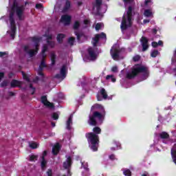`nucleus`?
Instances as JSON below:
<instances>
[{"label": "nucleus", "instance_id": "obj_14", "mask_svg": "<svg viewBox=\"0 0 176 176\" xmlns=\"http://www.w3.org/2000/svg\"><path fill=\"white\" fill-rule=\"evenodd\" d=\"M11 87H21L23 86V82L16 80H12L10 83Z\"/></svg>", "mask_w": 176, "mask_h": 176}, {"label": "nucleus", "instance_id": "obj_23", "mask_svg": "<svg viewBox=\"0 0 176 176\" xmlns=\"http://www.w3.org/2000/svg\"><path fill=\"white\" fill-rule=\"evenodd\" d=\"M106 80H108L109 82H113V83H115L116 82V78L113 75H107L106 76Z\"/></svg>", "mask_w": 176, "mask_h": 176}, {"label": "nucleus", "instance_id": "obj_20", "mask_svg": "<svg viewBox=\"0 0 176 176\" xmlns=\"http://www.w3.org/2000/svg\"><path fill=\"white\" fill-rule=\"evenodd\" d=\"M60 151V144L56 143L52 148V153L53 155H57Z\"/></svg>", "mask_w": 176, "mask_h": 176}, {"label": "nucleus", "instance_id": "obj_48", "mask_svg": "<svg viewBox=\"0 0 176 176\" xmlns=\"http://www.w3.org/2000/svg\"><path fill=\"white\" fill-rule=\"evenodd\" d=\"M140 60V56L136 55L133 57V61H138Z\"/></svg>", "mask_w": 176, "mask_h": 176}, {"label": "nucleus", "instance_id": "obj_26", "mask_svg": "<svg viewBox=\"0 0 176 176\" xmlns=\"http://www.w3.org/2000/svg\"><path fill=\"white\" fill-rule=\"evenodd\" d=\"M102 2V0H96L94 3V7L96 8L97 10H98V9H100V6H101Z\"/></svg>", "mask_w": 176, "mask_h": 176}, {"label": "nucleus", "instance_id": "obj_11", "mask_svg": "<svg viewBox=\"0 0 176 176\" xmlns=\"http://www.w3.org/2000/svg\"><path fill=\"white\" fill-rule=\"evenodd\" d=\"M41 102L45 105V107H47V108H50V109H54V104L53 103H50V102L47 101V98L46 96H42L41 97Z\"/></svg>", "mask_w": 176, "mask_h": 176}, {"label": "nucleus", "instance_id": "obj_4", "mask_svg": "<svg viewBox=\"0 0 176 176\" xmlns=\"http://www.w3.org/2000/svg\"><path fill=\"white\" fill-rule=\"evenodd\" d=\"M142 72L143 74L144 80L146 79L148 76H149V71L148 70V67L144 66L142 65H135L133 67L131 72L127 74V78L129 79H132L134 78L138 74Z\"/></svg>", "mask_w": 176, "mask_h": 176}, {"label": "nucleus", "instance_id": "obj_15", "mask_svg": "<svg viewBox=\"0 0 176 176\" xmlns=\"http://www.w3.org/2000/svg\"><path fill=\"white\" fill-rule=\"evenodd\" d=\"M89 54V60H96L97 58V54L94 52V50L93 48L88 49Z\"/></svg>", "mask_w": 176, "mask_h": 176}, {"label": "nucleus", "instance_id": "obj_62", "mask_svg": "<svg viewBox=\"0 0 176 176\" xmlns=\"http://www.w3.org/2000/svg\"><path fill=\"white\" fill-rule=\"evenodd\" d=\"M52 127H55V126H56V124H55V123L52 122Z\"/></svg>", "mask_w": 176, "mask_h": 176}, {"label": "nucleus", "instance_id": "obj_30", "mask_svg": "<svg viewBox=\"0 0 176 176\" xmlns=\"http://www.w3.org/2000/svg\"><path fill=\"white\" fill-rule=\"evenodd\" d=\"M152 46H153V47H157L158 46H163V41H160L158 43L153 42Z\"/></svg>", "mask_w": 176, "mask_h": 176}, {"label": "nucleus", "instance_id": "obj_21", "mask_svg": "<svg viewBox=\"0 0 176 176\" xmlns=\"http://www.w3.org/2000/svg\"><path fill=\"white\" fill-rule=\"evenodd\" d=\"M72 118L73 116H70L66 122V127L67 130H71V126H72Z\"/></svg>", "mask_w": 176, "mask_h": 176}, {"label": "nucleus", "instance_id": "obj_33", "mask_svg": "<svg viewBox=\"0 0 176 176\" xmlns=\"http://www.w3.org/2000/svg\"><path fill=\"white\" fill-rule=\"evenodd\" d=\"M71 8V2L69 1H66L65 8H63V12H67Z\"/></svg>", "mask_w": 176, "mask_h": 176}, {"label": "nucleus", "instance_id": "obj_2", "mask_svg": "<svg viewBox=\"0 0 176 176\" xmlns=\"http://www.w3.org/2000/svg\"><path fill=\"white\" fill-rule=\"evenodd\" d=\"M122 1L124 2L125 8H128L127 10L124 14L120 25L122 31H124V30H127V28L131 27V11L133 10V6H134V1L133 0Z\"/></svg>", "mask_w": 176, "mask_h": 176}, {"label": "nucleus", "instance_id": "obj_51", "mask_svg": "<svg viewBox=\"0 0 176 176\" xmlns=\"http://www.w3.org/2000/svg\"><path fill=\"white\" fill-rule=\"evenodd\" d=\"M90 23V21L86 19L84 21V24H85L86 25H89Z\"/></svg>", "mask_w": 176, "mask_h": 176}, {"label": "nucleus", "instance_id": "obj_37", "mask_svg": "<svg viewBox=\"0 0 176 176\" xmlns=\"http://www.w3.org/2000/svg\"><path fill=\"white\" fill-rule=\"evenodd\" d=\"M123 174L125 176H131V172L129 169H126L123 171Z\"/></svg>", "mask_w": 176, "mask_h": 176}, {"label": "nucleus", "instance_id": "obj_13", "mask_svg": "<svg viewBox=\"0 0 176 176\" xmlns=\"http://www.w3.org/2000/svg\"><path fill=\"white\" fill-rule=\"evenodd\" d=\"M141 43H142V46L143 47L142 51L145 52V50H146L148 47V39H146V38L145 37H142V38L140 39Z\"/></svg>", "mask_w": 176, "mask_h": 176}, {"label": "nucleus", "instance_id": "obj_63", "mask_svg": "<svg viewBox=\"0 0 176 176\" xmlns=\"http://www.w3.org/2000/svg\"><path fill=\"white\" fill-rule=\"evenodd\" d=\"M81 4H82V2H78V6H80Z\"/></svg>", "mask_w": 176, "mask_h": 176}, {"label": "nucleus", "instance_id": "obj_25", "mask_svg": "<svg viewBox=\"0 0 176 176\" xmlns=\"http://www.w3.org/2000/svg\"><path fill=\"white\" fill-rule=\"evenodd\" d=\"M171 155L173 157V162H174L175 164H176V148H175V147H173L171 149Z\"/></svg>", "mask_w": 176, "mask_h": 176}, {"label": "nucleus", "instance_id": "obj_36", "mask_svg": "<svg viewBox=\"0 0 176 176\" xmlns=\"http://www.w3.org/2000/svg\"><path fill=\"white\" fill-rule=\"evenodd\" d=\"M74 43H75V38H74V37L69 38V39H68L69 45H71V46H72Z\"/></svg>", "mask_w": 176, "mask_h": 176}, {"label": "nucleus", "instance_id": "obj_56", "mask_svg": "<svg viewBox=\"0 0 176 176\" xmlns=\"http://www.w3.org/2000/svg\"><path fill=\"white\" fill-rule=\"evenodd\" d=\"M142 176H149V174H148V173L145 172L144 173L142 174Z\"/></svg>", "mask_w": 176, "mask_h": 176}, {"label": "nucleus", "instance_id": "obj_55", "mask_svg": "<svg viewBox=\"0 0 176 176\" xmlns=\"http://www.w3.org/2000/svg\"><path fill=\"white\" fill-rule=\"evenodd\" d=\"M115 144L117 146V149H118V148H119V146H120V144L119 142H115Z\"/></svg>", "mask_w": 176, "mask_h": 176}, {"label": "nucleus", "instance_id": "obj_46", "mask_svg": "<svg viewBox=\"0 0 176 176\" xmlns=\"http://www.w3.org/2000/svg\"><path fill=\"white\" fill-rule=\"evenodd\" d=\"M75 34L76 35L77 39H78V41L80 40V38H82V36H83V35L79 34H78V32H75Z\"/></svg>", "mask_w": 176, "mask_h": 176}, {"label": "nucleus", "instance_id": "obj_38", "mask_svg": "<svg viewBox=\"0 0 176 176\" xmlns=\"http://www.w3.org/2000/svg\"><path fill=\"white\" fill-rule=\"evenodd\" d=\"M161 138H168V133L166 132H162L160 133Z\"/></svg>", "mask_w": 176, "mask_h": 176}, {"label": "nucleus", "instance_id": "obj_47", "mask_svg": "<svg viewBox=\"0 0 176 176\" xmlns=\"http://www.w3.org/2000/svg\"><path fill=\"white\" fill-rule=\"evenodd\" d=\"M109 157L110 160H115V159H116V157H115V155L113 154L110 155Z\"/></svg>", "mask_w": 176, "mask_h": 176}, {"label": "nucleus", "instance_id": "obj_44", "mask_svg": "<svg viewBox=\"0 0 176 176\" xmlns=\"http://www.w3.org/2000/svg\"><path fill=\"white\" fill-rule=\"evenodd\" d=\"M111 71H112L113 72H115V73L118 72V66H113V67L111 68Z\"/></svg>", "mask_w": 176, "mask_h": 176}, {"label": "nucleus", "instance_id": "obj_31", "mask_svg": "<svg viewBox=\"0 0 176 176\" xmlns=\"http://www.w3.org/2000/svg\"><path fill=\"white\" fill-rule=\"evenodd\" d=\"M92 109H101V111H104V107L98 104H96L92 107Z\"/></svg>", "mask_w": 176, "mask_h": 176}, {"label": "nucleus", "instance_id": "obj_41", "mask_svg": "<svg viewBox=\"0 0 176 176\" xmlns=\"http://www.w3.org/2000/svg\"><path fill=\"white\" fill-rule=\"evenodd\" d=\"M79 25H80L79 21H76L74 25V29L78 30V28H79Z\"/></svg>", "mask_w": 176, "mask_h": 176}, {"label": "nucleus", "instance_id": "obj_39", "mask_svg": "<svg viewBox=\"0 0 176 176\" xmlns=\"http://www.w3.org/2000/svg\"><path fill=\"white\" fill-rule=\"evenodd\" d=\"M159 54V51L154 50L151 52V57H156Z\"/></svg>", "mask_w": 176, "mask_h": 176}, {"label": "nucleus", "instance_id": "obj_40", "mask_svg": "<svg viewBox=\"0 0 176 176\" xmlns=\"http://www.w3.org/2000/svg\"><path fill=\"white\" fill-rule=\"evenodd\" d=\"M43 67H46V64L45 63V60H42L40 66H39V71H41L42 68H43Z\"/></svg>", "mask_w": 176, "mask_h": 176}, {"label": "nucleus", "instance_id": "obj_27", "mask_svg": "<svg viewBox=\"0 0 176 176\" xmlns=\"http://www.w3.org/2000/svg\"><path fill=\"white\" fill-rule=\"evenodd\" d=\"M102 28H104V23H98L96 24L95 30L96 31H100V30H102Z\"/></svg>", "mask_w": 176, "mask_h": 176}, {"label": "nucleus", "instance_id": "obj_58", "mask_svg": "<svg viewBox=\"0 0 176 176\" xmlns=\"http://www.w3.org/2000/svg\"><path fill=\"white\" fill-rule=\"evenodd\" d=\"M38 75H40V76H43V73L42 72H39Z\"/></svg>", "mask_w": 176, "mask_h": 176}, {"label": "nucleus", "instance_id": "obj_64", "mask_svg": "<svg viewBox=\"0 0 176 176\" xmlns=\"http://www.w3.org/2000/svg\"><path fill=\"white\" fill-rule=\"evenodd\" d=\"M1 19H6V16H3Z\"/></svg>", "mask_w": 176, "mask_h": 176}, {"label": "nucleus", "instance_id": "obj_61", "mask_svg": "<svg viewBox=\"0 0 176 176\" xmlns=\"http://www.w3.org/2000/svg\"><path fill=\"white\" fill-rule=\"evenodd\" d=\"M9 94L10 96H14V94L13 92H10Z\"/></svg>", "mask_w": 176, "mask_h": 176}, {"label": "nucleus", "instance_id": "obj_52", "mask_svg": "<svg viewBox=\"0 0 176 176\" xmlns=\"http://www.w3.org/2000/svg\"><path fill=\"white\" fill-rule=\"evenodd\" d=\"M30 89H32V94H34V92L35 91V88H32V85H30Z\"/></svg>", "mask_w": 176, "mask_h": 176}, {"label": "nucleus", "instance_id": "obj_28", "mask_svg": "<svg viewBox=\"0 0 176 176\" xmlns=\"http://www.w3.org/2000/svg\"><path fill=\"white\" fill-rule=\"evenodd\" d=\"M22 75H23V79H24L26 82H30V80H31V76H28V74H26L24 73L23 72H22Z\"/></svg>", "mask_w": 176, "mask_h": 176}, {"label": "nucleus", "instance_id": "obj_53", "mask_svg": "<svg viewBox=\"0 0 176 176\" xmlns=\"http://www.w3.org/2000/svg\"><path fill=\"white\" fill-rule=\"evenodd\" d=\"M2 78H3V73H0V82L2 80Z\"/></svg>", "mask_w": 176, "mask_h": 176}, {"label": "nucleus", "instance_id": "obj_3", "mask_svg": "<svg viewBox=\"0 0 176 176\" xmlns=\"http://www.w3.org/2000/svg\"><path fill=\"white\" fill-rule=\"evenodd\" d=\"M93 131L94 133H87L86 138L89 144V148L91 151L96 152V151H98V142H100V140H98V134L101 133V129L98 126H96L93 129Z\"/></svg>", "mask_w": 176, "mask_h": 176}, {"label": "nucleus", "instance_id": "obj_10", "mask_svg": "<svg viewBox=\"0 0 176 176\" xmlns=\"http://www.w3.org/2000/svg\"><path fill=\"white\" fill-rule=\"evenodd\" d=\"M71 16L68 14L63 15L60 18V23L64 25H69L71 24Z\"/></svg>", "mask_w": 176, "mask_h": 176}, {"label": "nucleus", "instance_id": "obj_57", "mask_svg": "<svg viewBox=\"0 0 176 176\" xmlns=\"http://www.w3.org/2000/svg\"><path fill=\"white\" fill-rule=\"evenodd\" d=\"M146 23H149V20H144V24H146Z\"/></svg>", "mask_w": 176, "mask_h": 176}, {"label": "nucleus", "instance_id": "obj_7", "mask_svg": "<svg viewBox=\"0 0 176 176\" xmlns=\"http://www.w3.org/2000/svg\"><path fill=\"white\" fill-rule=\"evenodd\" d=\"M97 119L98 120H102L104 119V113H98V111L94 112L92 116H89V120L88 121L89 124L91 126H96L97 125Z\"/></svg>", "mask_w": 176, "mask_h": 176}, {"label": "nucleus", "instance_id": "obj_54", "mask_svg": "<svg viewBox=\"0 0 176 176\" xmlns=\"http://www.w3.org/2000/svg\"><path fill=\"white\" fill-rule=\"evenodd\" d=\"M97 98H98V101H101L102 100V98L100 97V95L97 96Z\"/></svg>", "mask_w": 176, "mask_h": 176}, {"label": "nucleus", "instance_id": "obj_34", "mask_svg": "<svg viewBox=\"0 0 176 176\" xmlns=\"http://www.w3.org/2000/svg\"><path fill=\"white\" fill-rule=\"evenodd\" d=\"M153 4V3L151 0H146L144 2V6L146 8L152 6Z\"/></svg>", "mask_w": 176, "mask_h": 176}, {"label": "nucleus", "instance_id": "obj_5", "mask_svg": "<svg viewBox=\"0 0 176 176\" xmlns=\"http://www.w3.org/2000/svg\"><path fill=\"white\" fill-rule=\"evenodd\" d=\"M43 38L44 39H45L47 44H44L43 45L42 50H41V56L43 58H45L46 57V54L45 53L47 52V49H49V47H54V46L56 45V43L52 41V39H53V35L50 34V33L46 34L43 36Z\"/></svg>", "mask_w": 176, "mask_h": 176}, {"label": "nucleus", "instance_id": "obj_32", "mask_svg": "<svg viewBox=\"0 0 176 176\" xmlns=\"http://www.w3.org/2000/svg\"><path fill=\"white\" fill-rule=\"evenodd\" d=\"M29 160L30 162H35L38 160V156L35 155H30L29 156Z\"/></svg>", "mask_w": 176, "mask_h": 176}, {"label": "nucleus", "instance_id": "obj_49", "mask_svg": "<svg viewBox=\"0 0 176 176\" xmlns=\"http://www.w3.org/2000/svg\"><path fill=\"white\" fill-rule=\"evenodd\" d=\"M36 9H42L43 6H42V4L38 3V4L36 5Z\"/></svg>", "mask_w": 176, "mask_h": 176}, {"label": "nucleus", "instance_id": "obj_6", "mask_svg": "<svg viewBox=\"0 0 176 176\" xmlns=\"http://www.w3.org/2000/svg\"><path fill=\"white\" fill-rule=\"evenodd\" d=\"M41 41H42V38L34 37L33 38L34 46L32 49L30 50V46L28 45L25 46V52H28L29 56H30V57L35 56V54L38 53L39 42H41Z\"/></svg>", "mask_w": 176, "mask_h": 176}, {"label": "nucleus", "instance_id": "obj_12", "mask_svg": "<svg viewBox=\"0 0 176 176\" xmlns=\"http://www.w3.org/2000/svg\"><path fill=\"white\" fill-rule=\"evenodd\" d=\"M66 75H67V66L63 65L60 69V74L56 75V78H58L59 79H64Z\"/></svg>", "mask_w": 176, "mask_h": 176}, {"label": "nucleus", "instance_id": "obj_43", "mask_svg": "<svg viewBox=\"0 0 176 176\" xmlns=\"http://www.w3.org/2000/svg\"><path fill=\"white\" fill-rule=\"evenodd\" d=\"M8 56V52H0V57H6Z\"/></svg>", "mask_w": 176, "mask_h": 176}, {"label": "nucleus", "instance_id": "obj_9", "mask_svg": "<svg viewBox=\"0 0 176 176\" xmlns=\"http://www.w3.org/2000/svg\"><path fill=\"white\" fill-rule=\"evenodd\" d=\"M101 39H104V41L107 39V34H105L104 32H102L100 34L95 35V37L92 41V44L94 46H97V43H98V41Z\"/></svg>", "mask_w": 176, "mask_h": 176}, {"label": "nucleus", "instance_id": "obj_1", "mask_svg": "<svg viewBox=\"0 0 176 176\" xmlns=\"http://www.w3.org/2000/svg\"><path fill=\"white\" fill-rule=\"evenodd\" d=\"M24 6H17L13 0H10V6L8 7V13L10 14L9 19L7 23H9V30L7 32L8 35H10L11 39H14L16 35V25L14 24V16L16 14L19 20H24Z\"/></svg>", "mask_w": 176, "mask_h": 176}, {"label": "nucleus", "instance_id": "obj_16", "mask_svg": "<svg viewBox=\"0 0 176 176\" xmlns=\"http://www.w3.org/2000/svg\"><path fill=\"white\" fill-rule=\"evenodd\" d=\"M71 164H72V160L71 157L67 156V160L63 163V167L65 168H69V167H71Z\"/></svg>", "mask_w": 176, "mask_h": 176}, {"label": "nucleus", "instance_id": "obj_59", "mask_svg": "<svg viewBox=\"0 0 176 176\" xmlns=\"http://www.w3.org/2000/svg\"><path fill=\"white\" fill-rule=\"evenodd\" d=\"M9 78H12V76H13V73H10L9 75H8Z\"/></svg>", "mask_w": 176, "mask_h": 176}, {"label": "nucleus", "instance_id": "obj_24", "mask_svg": "<svg viewBox=\"0 0 176 176\" xmlns=\"http://www.w3.org/2000/svg\"><path fill=\"white\" fill-rule=\"evenodd\" d=\"M65 38V34H59L56 36V40L58 43H61L63 42V39Z\"/></svg>", "mask_w": 176, "mask_h": 176}, {"label": "nucleus", "instance_id": "obj_60", "mask_svg": "<svg viewBox=\"0 0 176 176\" xmlns=\"http://www.w3.org/2000/svg\"><path fill=\"white\" fill-rule=\"evenodd\" d=\"M173 74L175 75V76H176V69L173 70Z\"/></svg>", "mask_w": 176, "mask_h": 176}, {"label": "nucleus", "instance_id": "obj_17", "mask_svg": "<svg viewBox=\"0 0 176 176\" xmlns=\"http://www.w3.org/2000/svg\"><path fill=\"white\" fill-rule=\"evenodd\" d=\"M46 155H47V153L46 151H44L43 153V157L41 160L42 170H45V168H46V164H47V162L46 161V160H45V156H46Z\"/></svg>", "mask_w": 176, "mask_h": 176}, {"label": "nucleus", "instance_id": "obj_35", "mask_svg": "<svg viewBox=\"0 0 176 176\" xmlns=\"http://www.w3.org/2000/svg\"><path fill=\"white\" fill-rule=\"evenodd\" d=\"M100 94H101V96H102V97H103V98H107V92H105V89H102L101 90H100Z\"/></svg>", "mask_w": 176, "mask_h": 176}, {"label": "nucleus", "instance_id": "obj_50", "mask_svg": "<svg viewBox=\"0 0 176 176\" xmlns=\"http://www.w3.org/2000/svg\"><path fill=\"white\" fill-rule=\"evenodd\" d=\"M1 87H5V86H8V82H3L1 84Z\"/></svg>", "mask_w": 176, "mask_h": 176}, {"label": "nucleus", "instance_id": "obj_45", "mask_svg": "<svg viewBox=\"0 0 176 176\" xmlns=\"http://www.w3.org/2000/svg\"><path fill=\"white\" fill-rule=\"evenodd\" d=\"M53 174V171L50 169H49L47 171V176H52Z\"/></svg>", "mask_w": 176, "mask_h": 176}, {"label": "nucleus", "instance_id": "obj_22", "mask_svg": "<svg viewBox=\"0 0 176 176\" xmlns=\"http://www.w3.org/2000/svg\"><path fill=\"white\" fill-rule=\"evenodd\" d=\"M29 146L31 148V149H36L39 146V144L35 142H29Z\"/></svg>", "mask_w": 176, "mask_h": 176}, {"label": "nucleus", "instance_id": "obj_19", "mask_svg": "<svg viewBox=\"0 0 176 176\" xmlns=\"http://www.w3.org/2000/svg\"><path fill=\"white\" fill-rule=\"evenodd\" d=\"M82 168H84V172L82 173V176H87V174L89 173V168H87V163L86 162H82Z\"/></svg>", "mask_w": 176, "mask_h": 176}, {"label": "nucleus", "instance_id": "obj_18", "mask_svg": "<svg viewBox=\"0 0 176 176\" xmlns=\"http://www.w3.org/2000/svg\"><path fill=\"white\" fill-rule=\"evenodd\" d=\"M144 16L145 17H153V12L152 9L146 8L144 12Z\"/></svg>", "mask_w": 176, "mask_h": 176}, {"label": "nucleus", "instance_id": "obj_29", "mask_svg": "<svg viewBox=\"0 0 176 176\" xmlns=\"http://www.w3.org/2000/svg\"><path fill=\"white\" fill-rule=\"evenodd\" d=\"M50 57H51L52 64V65H54V64H56V54H54V52H52Z\"/></svg>", "mask_w": 176, "mask_h": 176}, {"label": "nucleus", "instance_id": "obj_8", "mask_svg": "<svg viewBox=\"0 0 176 176\" xmlns=\"http://www.w3.org/2000/svg\"><path fill=\"white\" fill-rule=\"evenodd\" d=\"M123 52H124V49L120 50L119 45L118 44L114 45L111 49V54L112 58H113V60H119V56H120V54H122Z\"/></svg>", "mask_w": 176, "mask_h": 176}, {"label": "nucleus", "instance_id": "obj_42", "mask_svg": "<svg viewBox=\"0 0 176 176\" xmlns=\"http://www.w3.org/2000/svg\"><path fill=\"white\" fill-rule=\"evenodd\" d=\"M52 118L54 119V120H57V119H58V113H54L52 114Z\"/></svg>", "mask_w": 176, "mask_h": 176}]
</instances>
